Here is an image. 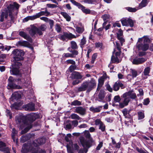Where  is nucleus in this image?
<instances>
[{"instance_id":"obj_11","label":"nucleus","mask_w":153,"mask_h":153,"mask_svg":"<svg viewBox=\"0 0 153 153\" xmlns=\"http://www.w3.org/2000/svg\"><path fill=\"white\" fill-rule=\"evenodd\" d=\"M35 104L31 102L24 105L23 106V108L26 111H32L35 109Z\"/></svg>"},{"instance_id":"obj_30","label":"nucleus","mask_w":153,"mask_h":153,"mask_svg":"<svg viewBox=\"0 0 153 153\" xmlns=\"http://www.w3.org/2000/svg\"><path fill=\"white\" fill-rule=\"evenodd\" d=\"M84 134L85 137L89 139L91 142V143L92 142V138H91V134H90L89 131L86 130L85 131Z\"/></svg>"},{"instance_id":"obj_52","label":"nucleus","mask_w":153,"mask_h":153,"mask_svg":"<svg viewBox=\"0 0 153 153\" xmlns=\"http://www.w3.org/2000/svg\"><path fill=\"white\" fill-rule=\"evenodd\" d=\"M117 39L119 40L121 46H123V43L124 42L125 40L123 38V36H117Z\"/></svg>"},{"instance_id":"obj_57","label":"nucleus","mask_w":153,"mask_h":153,"mask_svg":"<svg viewBox=\"0 0 153 153\" xmlns=\"http://www.w3.org/2000/svg\"><path fill=\"white\" fill-rule=\"evenodd\" d=\"M35 19L34 16H28L25 19V22L29 20H33Z\"/></svg>"},{"instance_id":"obj_35","label":"nucleus","mask_w":153,"mask_h":153,"mask_svg":"<svg viewBox=\"0 0 153 153\" xmlns=\"http://www.w3.org/2000/svg\"><path fill=\"white\" fill-rule=\"evenodd\" d=\"M70 117L72 119L79 120L81 119L79 116L74 113L70 115Z\"/></svg>"},{"instance_id":"obj_9","label":"nucleus","mask_w":153,"mask_h":153,"mask_svg":"<svg viewBox=\"0 0 153 153\" xmlns=\"http://www.w3.org/2000/svg\"><path fill=\"white\" fill-rule=\"evenodd\" d=\"M146 59L145 58L136 57L133 60L132 62L133 64L137 65L142 64L146 61Z\"/></svg>"},{"instance_id":"obj_39","label":"nucleus","mask_w":153,"mask_h":153,"mask_svg":"<svg viewBox=\"0 0 153 153\" xmlns=\"http://www.w3.org/2000/svg\"><path fill=\"white\" fill-rule=\"evenodd\" d=\"M22 64L20 62H18V61L15 60L14 64H13L14 67H13L17 68H19L20 66H21Z\"/></svg>"},{"instance_id":"obj_26","label":"nucleus","mask_w":153,"mask_h":153,"mask_svg":"<svg viewBox=\"0 0 153 153\" xmlns=\"http://www.w3.org/2000/svg\"><path fill=\"white\" fill-rule=\"evenodd\" d=\"M112 140V143L113 145H115V147L116 148L119 149L120 147L121 143L119 142L116 143L115 140L113 138H111Z\"/></svg>"},{"instance_id":"obj_8","label":"nucleus","mask_w":153,"mask_h":153,"mask_svg":"<svg viewBox=\"0 0 153 153\" xmlns=\"http://www.w3.org/2000/svg\"><path fill=\"white\" fill-rule=\"evenodd\" d=\"M120 87L123 89L125 88L126 86L120 81H117L114 84L113 88L114 91H117L119 90Z\"/></svg>"},{"instance_id":"obj_42","label":"nucleus","mask_w":153,"mask_h":153,"mask_svg":"<svg viewBox=\"0 0 153 153\" xmlns=\"http://www.w3.org/2000/svg\"><path fill=\"white\" fill-rule=\"evenodd\" d=\"M99 129L101 131L103 132L105 131V126L103 123L99 126Z\"/></svg>"},{"instance_id":"obj_48","label":"nucleus","mask_w":153,"mask_h":153,"mask_svg":"<svg viewBox=\"0 0 153 153\" xmlns=\"http://www.w3.org/2000/svg\"><path fill=\"white\" fill-rule=\"evenodd\" d=\"M55 30L57 33H59L61 31V28L60 25L58 24H56L55 25Z\"/></svg>"},{"instance_id":"obj_40","label":"nucleus","mask_w":153,"mask_h":153,"mask_svg":"<svg viewBox=\"0 0 153 153\" xmlns=\"http://www.w3.org/2000/svg\"><path fill=\"white\" fill-rule=\"evenodd\" d=\"M11 48V47L10 46H4L1 45L0 46V48H1V49H2V50L3 51L6 50L8 51Z\"/></svg>"},{"instance_id":"obj_27","label":"nucleus","mask_w":153,"mask_h":153,"mask_svg":"<svg viewBox=\"0 0 153 153\" xmlns=\"http://www.w3.org/2000/svg\"><path fill=\"white\" fill-rule=\"evenodd\" d=\"M76 31L79 34L82 33L84 31V28L83 26L80 27L76 26L75 27Z\"/></svg>"},{"instance_id":"obj_46","label":"nucleus","mask_w":153,"mask_h":153,"mask_svg":"<svg viewBox=\"0 0 153 153\" xmlns=\"http://www.w3.org/2000/svg\"><path fill=\"white\" fill-rule=\"evenodd\" d=\"M97 54L96 53L93 54L91 57V64H93L94 61L96 59L97 57Z\"/></svg>"},{"instance_id":"obj_4","label":"nucleus","mask_w":153,"mask_h":153,"mask_svg":"<svg viewBox=\"0 0 153 153\" xmlns=\"http://www.w3.org/2000/svg\"><path fill=\"white\" fill-rule=\"evenodd\" d=\"M116 48L114 49L111 58V60L113 63H119L121 60L119 59L121 53V47L118 42H116Z\"/></svg>"},{"instance_id":"obj_28","label":"nucleus","mask_w":153,"mask_h":153,"mask_svg":"<svg viewBox=\"0 0 153 153\" xmlns=\"http://www.w3.org/2000/svg\"><path fill=\"white\" fill-rule=\"evenodd\" d=\"M37 30L38 28L36 27L32 28L29 31V33L30 35L32 36H34V35L37 33Z\"/></svg>"},{"instance_id":"obj_47","label":"nucleus","mask_w":153,"mask_h":153,"mask_svg":"<svg viewBox=\"0 0 153 153\" xmlns=\"http://www.w3.org/2000/svg\"><path fill=\"white\" fill-rule=\"evenodd\" d=\"M8 86L10 88H16L18 86L17 85L14 83V82L9 83Z\"/></svg>"},{"instance_id":"obj_2","label":"nucleus","mask_w":153,"mask_h":153,"mask_svg":"<svg viewBox=\"0 0 153 153\" xmlns=\"http://www.w3.org/2000/svg\"><path fill=\"white\" fill-rule=\"evenodd\" d=\"M121 98L123 99V102L119 103V106L121 108H123L125 106L128 105L130 101V99H135L137 98L136 94L133 90H130L124 93L121 96Z\"/></svg>"},{"instance_id":"obj_25","label":"nucleus","mask_w":153,"mask_h":153,"mask_svg":"<svg viewBox=\"0 0 153 153\" xmlns=\"http://www.w3.org/2000/svg\"><path fill=\"white\" fill-rule=\"evenodd\" d=\"M122 112L125 118H129L130 116L129 111H128V110L125 108L122 110Z\"/></svg>"},{"instance_id":"obj_36","label":"nucleus","mask_w":153,"mask_h":153,"mask_svg":"<svg viewBox=\"0 0 153 153\" xmlns=\"http://www.w3.org/2000/svg\"><path fill=\"white\" fill-rule=\"evenodd\" d=\"M71 48L73 49H76L78 48L77 45L74 41H72L71 42Z\"/></svg>"},{"instance_id":"obj_34","label":"nucleus","mask_w":153,"mask_h":153,"mask_svg":"<svg viewBox=\"0 0 153 153\" xmlns=\"http://www.w3.org/2000/svg\"><path fill=\"white\" fill-rule=\"evenodd\" d=\"M96 0H84L82 1L81 2H83L85 3L89 4H93L96 2Z\"/></svg>"},{"instance_id":"obj_45","label":"nucleus","mask_w":153,"mask_h":153,"mask_svg":"<svg viewBox=\"0 0 153 153\" xmlns=\"http://www.w3.org/2000/svg\"><path fill=\"white\" fill-rule=\"evenodd\" d=\"M126 9L129 12H135L137 10V9L135 8H132L130 7H126Z\"/></svg>"},{"instance_id":"obj_15","label":"nucleus","mask_w":153,"mask_h":153,"mask_svg":"<svg viewBox=\"0 0 153 153\" xmlns=\"http://www.w3.org/2000/svg\"><path fill=\"white\" fill-rule=\"evenodd\" d=\"M50 14V12H48L47 10L46 9L45 11H41L40 12L36 13L34 15L35 19L39 18L40 16H48Z\"/></svg>"},{"instance_id":"obj_22","label":"nucleus","mask_w":153,"mask_h":153,"mask_svg":"<svg viewBox=\"0 0 153 153\" xmlns=\"http://www.w3.org/2000/svg\"><path fill=\"white\" fill-rule=\"evenodd\" d=\"M86 38L83 36L82 38L81 39L79 43L80 46L82 49L84 48L85 45L86 44Z\"/></svg>"},{"instance_id":"obj_61","label":"nucleus","mask_w":153,"mask_h":153,"mask_svg":"<svg viewBox=\"0 0 153 153\" xmlns=\"http://www.w3.org/2000/svg\"><path fill=\"white\" fill-rule=\"evenodd\" d=\"M66 62L67 64H70L73 65H75L76 62L75 61L72 59H68L66 61Z\"/></svg>"},{"instance_id":"obj_55","label":"nucleus","mask_w":153,"mask_h":153,"mask_svg":"<svg viewBox=\"0 0 153 153\" xmlns=\"http://www.w3.org/2000/svg\"><path fill=\"white\" fill-rule=\"evenodd\" d=\"M101 17L104 21H107V19L109 18V16L108 14H105L102 15Z\"/></svg>"},{"instance_id":"obj_14","label":"nucleus","mask_w":153,"mask_h":153,"mask_svg":"<svg viewBox=\"0 0 153 153\" xmlns=\"http://www.w3.org/2000/svg\"><path fill=\"white\" fill-rule=\"evenodd\" d=\"M19 34L20 36L26 39L30 43L32 42L33 40L25 32L22 31H19Z\"/></svg>"},{"instance_id":"obj_6","label":"nucleus","mask_w":153,"mask_h":153,"mask_svg":"<svg viewBox=\"0 0 153 153\" xmlns=\"http://www.w3.org/2000/svg\"><path fill=\"white\" fill-rule=\"evenodd\" d=\"M20 5L16 2H14L13 4H10L7 7V11L8 12V15L10 17V20L11 22H14L13 20L14 17L12 15V12L14 8L16 9H18L19 8Z\"/></svg>"},{"instance_id":"obj_23","label":"nucleus","mask_w":153,"mask_h":153,"mask_svg":"<svg viewBox=\"0 0 153 153\" xmlns=\"http://www.w3.org/2000/svg\"><path fill=\"white\" fill-rule=\"evenodd\" d=\"M18 44L19 45L26 47H29L30 46V44L26 41H19L18 42Z\"/></svg>"},{"instance_id":"obj_13","label":"nucleus","mask_w":153,"mask_h":153,"mask_svg":"<svg viewBox=\"0 0 153 153\" xmlns=\"http://www.w3.org/2000/svg\"><path fill=\"white\" fill-rule=\"evenodd\" d=\"M80 142L84 147L89 148L90 146V144L89 142L84 137H80L79 139Z\"/></svg>"},{"instance_id":"obj_32","label":"nucleus","mask_w":153,"mask_h":153,"mask_svg":"<svg viewBox=\"0 0 153 153\" xmlns=\"http://www.w3.org/2000/svg\"><path fill=\"white\" fill-rule=\"evenodd\" d=\"M82 104L81 102L77 100H76L71 102V105L74 106H79L81 105Z\"/></svg>"},{"instance_id":"obj_20","label":"nucleus","mask_w":153,"mask_h":153,"mask_svg":"<svg viewBox=\"0 0 153 153\" xmlns=\"http://www.w3.org/2000/svg\"><path fill=\"white\" fill-rule=\"evenodd\" d=\"M8 16V12L7 9L5 10L4 12H3L0 16V21L1 22H3L4 21V17L5 19H7Z\"/></svg>"},{"instance_id":"obj_51","label":"nucleus","mask_w":153,"mask_h":153,"mask_svg":"<svg viewBox=\"0 0 153 153\" xmlns=\"http://www.w3.org/2000/svg\"><path fill=\"white\" fill-rule=\"evenodd\" d=\"M5 143L2 141L0 142V151L1 150H3L6 147Z\"/></svg>"},{"instance_id":"obj_31","label":"nucleus","mask_w":153,"mask_h":153,"mask_svg":"<svg viewBox=\"0 0 153 153\" xmlns=\"http://www.w3.org/2000/svg\"><path fill=\"white\" fill-rule=\"evenodd\" d=\"M59 38L63 41H65L67 39V33H65L63 35H60Z\"/></svg>"},{"instance_id":"obj_44","label":"nucleus","mask_w":153,"mask_h":153,"mask_svg":"<svg viewBox=\"0 0 153 153\" xmlns=\"http://www.w3.org/2000/svg\"><path fill=\"white\" fill-rule=\"evenodd\" d=\"M29 139V137L27 135H26L22 137L21 139V141L22 143H24L27 141Z\"/></svg>"},{"instance_id":"obj_54","label":"nucleus","mask_w":153,"mask_h":153,"mask_svg":"<svg viewBox=\"0 0 153 153\" xmlns=\"http://www.w3.org/2000/svg\"><path fill=\"white\" fill-rule=\"evenodd\" d=\"M121 100V98L119 95L116 96L114 97V101L115 102H119Z\"/></svg>"},{"instance_id":"obj_63","label":"nucleus","mask_w":153,"mask_h":153,"mask_svg":"<svg viewBox=\"0 0 153 153\" xmlns=\"http://www.w3.org/2000/svg\"><path fill=\"white\" fill-rule=\"evenodd\" d=\"M76 66L74 65H71L69 68V71L71 72H73V71L76 69Z\"/></svg>"},{"instance_id":"obj_19","label":"nucleus","mask_w":153,"mask_h":153,"mask_svg":"<svg viewBox=\"0 0 153 153\" xmlns=\"http://www.w3.org/2000/svg\"><path fill=\"white\" fill-rule=\"evenodd\" d=\"M149 2L148 0H142L139 4L137 9H139L146 6Z\"/></svg>"},{"instance_id":"obj_24","label":"nucleus","mask_w":153,"mask_h":153,"mask_svg":"<svg viewBox=\"0 0 153 153\" xmlns=\"http://www.w3.org/2000/svg\"><path fill=\"white\" fill-rule=\"evenodd\" d=\"M13 74L16 75H20L21 74L20 73L19 68H17L13 67L12 70Z\"/></svg>"},{"instance_id":"obj_41","label":"nucleus","mask_w":153,"mask_h":153,"mask_svg":"<svg viewBox=\"0 0 153 153\" xmlns=\"http://www.w3.org/2000/svg\"><path fill=\"white\" fill-rule=\"evenodd\" d=\"M150 71V68L149 67H147L144 69L143 73L145 76L149 75V74Z\"/></svg>"},{"instance_id":"obj_49","label":"nucleus","mask_w":153,"mask_h":153,"mask_svg":"<svg viewBox=\"0 0 153 153\" xmlns=\"http://www.w3.org/2000/svg\"><path fill=\"white\" fill-rule=\"evenodd\" d=\"M67 39H68L70 40L72 38H76V36L71 33H67Z\"/></svg>"},{"instance_id":"obj_60","label":"nucleus","mask_w":153,"mask_h":153,"mask_svg":"<svg viewBox=\"0 0 153 153\" xmlns=\"http://www.w3.org/2000/svg\"><path fill=\"white\" fill-rule=\"evenodd\" d=\"M95 124L96 126L99 125H100V124H101L103 122L100 119H97L96 120L94 121Z\"/></svg>"},{"instance_id":"obj_64","label":"nucleus","mask_w":153,"mask_h":153,"mask_svg":"<svg viewBox=\"0 0 153 153\" xmlns=\"http://www.w3.org/2000/svg\"><path fill=\"white\" fill-rule=\"evenodd\" d=\"M35 153H46V152L44 150L37 148V150L35 152Z\"/></svg>"},{"instance_id":"obj_3","label":"nucleus","mask_w":153,"mask_h":153,"mask_svg":"<svg viewBox=\"0 0 153 153\" xmlns=\"http://www.w3.org/2000/svg\"><path fill=\"white\" fill-rule=\"evenodd\" d=\"M96 86V81L92 79L89 82H83L81 86L78 88L77 92L83 91L86 90V92L89 93L94 89Z\"/></svg>"},{"instance_id":"obj_38","label":"nucleus","mask_w":153,"mask_h":153,"mask_svg":"<svg viewBox=\"0 0 153 153\" xmlns=\"http://www.w3.org/2000/svg\"><path fill=\"white\" fill-rule=\"evenodd\" d=\"M104 81V78L103 76L101 77L98 79V85L102 87V86Z\"/></svg>"},{"instance_id":"obj_62","label":"nucleus","mask_w":153,"mask_h":153,"mask_svg":"<svg viewBox=\"0 0 153 153\" xmlns=\"http://www.w3.org/2000/svg\"><path fill=\"white\" fill-rule=\"evenodd\" d=\"M63 56L65 58H72V56L71 53H64L63 54Z\"/></svg>"},{"instance_id":"obj_59","label":"nucleus","mask_w":153,"mask_h":153,"mask_svg":"<svg viewBox=\"0 0 153 153\" xmlns=\"http://www.w3.org/2000/svg\"><path fill=\"white\" fill-rule=\"evenodd\" d=\"M19 104L17 102H15L11 105V107L13 108H15L16 109H17L18 108Z\"/></svg>"},{"instance_id":"obj_5","label":"nucleus","mask_w":153,"mask_h":153,"mask_svg":"<svg viewBox=\"0 0 153 153\" xmlns=\"http://www.w3.org/2000/svg\"><path fill=\"white\" fill-rule=\"evenodd\" d=\"M83 76L79 72L74 71L71 74V78L72 79H76L74 80L72 84L73 85H77L81 82L79 79H82Z\"/></svg>"},{"instance_id":"obj_17","label":"nucleus","mask_w":153,"mask_h":153,"mask_svg":"<svg viewBox=\"0 0 153 153\" xmlns=\"http://www.w3.org/2000/svg\"><path fill=\"white\" fill-rule=\"evenodd\" d=\"M105 96V93L104 91L100 90L98 96L97 100L99 102L102 101L104 99Z\"/></svg>"},{"instance_id":"obj_18","label":"nucleus","mask_w":153,"mask_h":153,"mask_svg":"<svg viewBox=\"0 0 153 153\" xmlns=\"http://www.w3.org/2000/svg\"><path fill=\"white\" fill-rule=\"evenodd\" d=\"M102 108V106H99L96 108L92 106L89 108V110L90 111L94 113H98L100 111Z\"/></svg>"},{"instance_id":"obj_12","label":"nucleus","mask_w":153,"mask_h":153,"mask_svg":"<svg viewBox=\"0 0 153 153\" xmlns=\"http://www.w3.org/2000/svg\"><path fill=\"white\" fill-rule=\"evenodd\" d=\"M137 47L139 50L146 51L148 49L149 45L147 43H138L137 45Z\"/></svg>"},{"instance_id":"obj_53","label":"nucleus","mask_w":153,"mask_h":153,"mask_svg":"<svg viewBox=\"0 0 153 153\" xmlns=\"http://www.w3.org/2000/svg\"><path fill=\"white\" fill-rule=\"evenodd\" d=\"M47 22H48L50 26V28L51 29H52L54 23V21L53 20L51 19H49Z\"/></svg>"},{"instance_id":"obj_16","label":"nucleus","mask_w":153,"mask_h":153,"mask_svg":"<svg viewBox=\"0 0 153 153\" xmlns=\"http://www.w3.org/2000/svg\"><path fill=\"white\" fill-rule=\"evenodd\" d=\"M45 139L44 137H42L38 138L35 141H34L33 144L34 146L36 147L38 145L36 143H37L39 145H41L45 143Z\"/></svg>"},{"instance_id":"obj_50","label":"nucleus","mask_w":153,"mask_h":153,"mask_svg":"<svg viewBox=\"0 0 153 153\" xmlns=\"http://www.w3.org/2000/svg\"><path fill=\"white\" fill-rule=\"evenodd\" d=\"M21 78L18 79L19 81H20L22 84H25L26 83V81L25 78L23 77V74H20Z\"/></svg>"},{"instance_id":"obj_33","label":"nucleus","mask_w":153,"mask_h":153,"mask_svg":"<svg viewBox=\"0 0 153 153\" xmlns=\"http://www.w3.org/2000/svg\"><path fill=\"white\" fill-rule=\"evenodd\" d=\"M139 120H141L143 119L145 117L143 111H139L137 113Z\"/></svg>"},{"instance_id":"obj_29","label":"nucleus","mask_w":153,"mask_h":153,"mask_svg":"<svg viewBox=\"0 0 153 153\" xmlns=\"http://www.w3.org/2000/svg\"><path fill=\"white\" fill-rule=\"evenodd\" d=\"M12 97L16 100L19 99L21 98V95L17 92L14 93L12 95Z\"/></svg>"},{"instance_id":"obj_56","label":"nucleus","mask_w":153,"mask_h":153,"mask_svg":"<svg viewBox=\"0 0 153 153\" xmlns=\"http://www.w3.org/2000/svg\"><path fill=\"white\" fill-rule=\"evenodd\" d=\"M71 52L72 53L71 54L72 55V58L75 57V56L77 55L78 54V51L75 50L72 51H71Z\"/></svg>"},{"instance_id":"obj_43","label":"nucleus","mask_w":153,"mask_h":153,"mask_svg":"<svg viewBox=\"0 0 153 153\" xmlns=\"http://www.w3.org/2000/svg\"><path fill=\"white\" fill-rule=\"evenodd\" d=\"M130 71L132 76L133 77H136L137 75V71L134 69H131Z\"/></svg>"},{"instance_id":"obj_58","label":"nucleus","mask_w":153,"mask_h":153,"mask_svg":"<svg viewBox=\"0 0 153 153\" xmlns=\"http://www.w3.org/2000/svg\"><path fill=\"white\" fill-rule=\"evenodd\" d=\"M46 6L48 7L49 8H54L58 7L56 5L53 4H47Z\"/></svg>"},{"instance_id":"obj_10","label":"nucleus","mask_w":153,"mask_h":153,"mask_svg":"<svg viewBox=\"0 0 153 153\" xmlns=\"http://www.w3.org/2000/svg\"><path fill=\"white\" fill-rule=\"evenodd\" d=\"M86 109L82 106L76 107L75 109L74 112L82 115H84L86 114Z\"/></svg>"},{"instance_id":"obj_37","label":"nucleus","mask_w":153,"mask_h":153,"mask_svg":"<svg viewBox=\"0 0 153 153\" xmlns=\"http://www.w3.org/2000/svg\"><path fill=\"white\" fill-rule=\"evenodd\" d=\"M128 19H122L121 21L123 26H128Z\"/></svg>"},{"instance_id":"obj_1","label":"nucleus","mask_w":153,"mask_h":153,"mask_svg":"<svg viewBox=\"0 0 153 153\" xmlns=\"http://www.w3.org/2000/svg\"><path fill=\"white\" fill-rule=\"evenodd\" d=\"M38 115L35 113L28 114L27 116H21L16 120V123L18 127L21 129L26 127L21 131V134L27 133L32 127V123L37 118Z\"/></svg>"},{"instance_id":"obj_7","label":"nucleus","mask_w":153,"mask_h":153,"mask_svg":"<svg viewBox=\"0 0 153 153\" xmlns=\"http://www.w3.org/2000/svg\"><path fill=\"white\" fill-rule=\"evenodd\" d=\"M14 56L13 59L16 61L22 60L24 59V52L22 50L15 49L12 52Z\"/></svg>"},{"instance_id":"obj_21","label":"nucleus","mask_w":153,"mask_h":153,"mask_svg":"<svg viewBox=\"0 0 153 153\" xmlns=\"http://www.w3.org/2000/svg\"><path fill=\"white\" fill-rule=\"evenodd\" d=\"M60 14L66 19L68 22H70L71 20V16L66 12H62L60 13Z\"/></svg>"}]
</instances>
